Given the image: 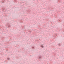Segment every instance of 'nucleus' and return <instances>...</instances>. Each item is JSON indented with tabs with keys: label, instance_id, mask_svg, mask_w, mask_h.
Here are the masks:
<instances>
[{
	"label": "nucleus",
	"instance_id": "1",
	"mask_svg": "<svg viewBox=\"0 0 64 64\" xmlns=\"http://www.w3.org/2000/svg\"><path fill=\"white\" fill-rule=\"evenodd\" d=\"M41 47H42V48H43V47H44V46H43V45H42Z\"/></svg>",
	"mask_w": 64,
	"mask_h": 64
}]
</instances>
